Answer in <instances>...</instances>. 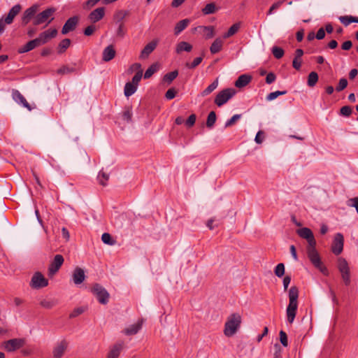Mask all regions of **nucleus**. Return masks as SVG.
Returning <instances> with one entry per match:
<instances>
[{
    "instance_id": "338daca9",
    "label": "nucleus",
    "mask_w": 358,
    "mask_h": 358,
    "mask_svg": "<svg viewBox=\"0 0 358 358\" xmlns=\"http://www.w3.org/2000/svg\"><path fill=\"white\" fill-rule=\"evenodd\" d=\"M264 139V132L262 131H259L255 136V141L257 143L261 144Z\"/></svg>"
},
{
    "instance_id": "680f3d73",
    "label": "nucleus",
    "mask_w": 358,
    "mask_h": 358,
    "mask_svg": "<svg viewBox=\"0 0 358 358\" xmlns=\"http://www.w3.org/2000/svg\"><path fill=\"white\" fill-rule=\"evenodd\" d=\"M275 79H276L275 75L273 73L270 72L267 74V76L266 77V83L267 84H271L275 80Z\"/></svg>"
},
{
    "instance_id": "4be33fe9",
    "label": "nucleus",
    "mask_w": 358,
    "mask_h": 358,
    "mask_svg": "<svg viewBox=\"0 0 358 358\" xmlns=\"http://www.w3.org/2000/svg\"><path fill=\"white\" fill-rule=\"evenodd\" d=\"M72 278L76 285L81 284L85 279L84 270L81 268L76 267L73 272Z\"/></svg>"
},
{
    "instance_id": "a19ab883",
    "label": "nucleus",
    "mask_w": 358,
    "mask_h": 358,
    "mask_svg": "<svg viewBox=\"0 0 358 358\" xmlns=\"http://www.w3.org/2000/svg\"><path fill=\"white\" fill-rule=\"evenodd\" d=\"M101 241L108 245H113L116 241L113 239L112 236L108 233H103L101 236Z\"/></svg>"
},
{
    "instance_id": "ea45409f",
    "label": "nucleus",
    "mask_w": 358,
    "mask_h": 358,
    "mask_svg": "<svg viewBox=\"0 0 358 358\" xmlns=\"http://www.w3.org/2000/svg\"><path fill=\"white\" fill-rule=\"evenodd\" d=\"M216 122V114L214 111H211L209 113L207 120H206V127L208 128H212Z\"/></svg>"
},
{
    "instance_id": "a18cd8bd",
    "label": "nucleus",
    "mask_w": 358,
    "mask_h": 358,
    "mask_svg": "<svg viewBox=\"0 0 358 358\" xmlns=\"http://www.w3.org/2000/svg\"><path fill=\"white\" fill-rule=\"evenodd\" d=\"M286 93H287V91H275V92H271L266 96V100L268 101H273L275 99H276L278 96H279L280 95H284Z\"/></svg>"
},
{
    "instance_id": "e2e57ef3",
    "label": "nucleus",
    "mask_w": 358,
    "mask_h": 358,
    "mask_svg": "<svg viewBox=\"0 0 358 358\" xmlns=\"http://www.w3.org/2000/svg\"><path fill=\"white\" fill-rule=\"evenodd\" d=\"M348 206L355 208L358 214V197H355L348 201Z\"/></svg>"
},
{
    "instance_id": "f03ea898",
    "label": "nucleus",
    "mask_w": 358,
    "mask_h": 358,
    "mask_svg": "<svg viewBox=\"0 0 358 358\" xmlns=\"http://www.w3.org/2000/svg\"><path fill=\"white\" fill-rule=\"evenodd\" d=\"M315 245H313L312 246H307V255L310 261L315 268L319 269L323 274L328 275L327 268L322 265L319 253L317 252L315 248Z\"/></svg>"
},
{
    "instance_id": "79ce46f5",
    "label": "nucleus",
    "mask_w": 358,
    "mask_h": 358,
    "mask_svg": "<svg viewBox=\"0 0 358 358\" xmlns=\"http://www.w3.org/2000/svg\"><path fill=\"white\" fill-rule=\"evenodd\" d=\"M198 28L202 29L205 31V37L207 39L211 38L214 36V28L212 26L208 27H199Z\"/></svg>"
},
{
    "instance_id": "72a5a7b5",
    "label": "nucleus",
    "mask_w": 358,
    "mask_h": 358,
    "mask_svg": "<svg viewBox=\"0 0 358 358\" xmlns=\"http://www.w3.org/2000/svg\"><path fill=\"white\" fill-rule=\"evenodd\" d=\"M129 12L127 10H120L115 12L114 14V20H115L116 23H118L119 24L120 23H122V21L125 18L127 15H128Z\"/></svg>"
},
{
    "instance_id": "c756f323",
    "label": "nucleus",
    "mask_w": 358,
    "mask_h": 358,
    "mask_svg": "<svg viewBox=\"0 0 358 358\" xmlns=\"http://www.w3.org/2000/svg\"><path fill=\"white\" fill-rule=\"evenodd\" d=\"M137 90V86L133 83L128 82L125 84L124 93L127 97H129L134 94Z\"/></svg>"
},
{
    "instance_id": "5fc2aeb1",
    "label": "nucleus",
    "mask_w": 358,
    "mask_h": 358,
    "mask_svg": "<svg viewBox=\"0 0 358 358\" xmlns=\"http://www.w3.org/2000/svg\"><path fill=\"white\" fill-rule=\"evenodd\" d=\"M142 76H143V71H142V70H139L135 74V76L133 77L132 81L131 83H133L134 85L138 86V83L140 82V80L142 78Z\"/></svg>"
},
{
    "instance_id": "9d476101",
    "label": "nucleus",
    "mask_w": 358,
    "mask_h": 358,
    "mask_svg": "<svg viewBox=\"0 0 358 358\" xmlns=\"http://www.w3.org/2000/svg\"><path fill=\"white\" fill-rule=\"evenodd\" d=\"M296 234L302 238H304L308 242V246L316 245L313 231L308 227H303L296 230Z\"/></svg>"
},
{
    "instance_id": "7ed1b4c3",
    "label": "nucleus",
    "mask_w": 358,
    "mask_h": 358,
    "mask_svg": "<svg viewBox=\"0 0 358 358\" xmlns=\"http://www.w3.org/2000/svg\"><path fill=\"white\" fill-rule=\"evenodd\" d=\"M241 317L238 313L231 315L225 323L224 333L227 336H233L239 328Z\"/></svg>"
},
{
    "instance_id": "6e6d98bb",
    "label": "nucleus",
    "mask_w": 358,
    "mask_h": 358,
    "mask_svg": "<svg viewBox=\"0 0 358 358\" xmlns=\"http://www.w3.org/2000/svg\"><path fill=\"white\" fill-rule=\"evenodd\" d=\"M348 85V80L345 78H341L339 80L338 85L336 87V90L338 92L342 91L344 90Z\"/></svg>"
},
{
    "instance_id": "f704fd0d",
    "label": "nucleus",
    "mask_w": 358,
    "mask_h": 358,
    "mask_svg": "<svg viewBox=\"0 0 358 358\" xmlns=\"http://www.w3.org/2000/svg\"><path fill=\"white\" fill-rule=\"evenodd\" d=\"M71 40L69 38L63 39L58 45L57 52L59 54H62L66 51V50L70 46Z\"/></svg>"
},
{
    "instance_id": "dca6fc26",
    "label": "nucleus",
    "mask_w": 358,
    "mask_h": 358,
    "mask_svg": "<svg viewBox=\"0 0 358 358\" xmlns=\"http://www.w3.org/2000/svg\"><path fill=\"white\" fill-rule=\"evenodd\" d=\"M78 23V17L73 16V17L69 18L62 27V34L64 35V34H68L70 31H73L76 29Z\"/></svg>"
},
{
    "instance_id": "473e14b6",
    "label": "nucleus",
    "mask_w": 358,
    "mask_h": 358,
    "mask_svg": "<svg viewBox=\"0 0 358 358\" xmlns=\"http://www.w3.org/2000/svg\"><path fill=\"white\" fill-rule=\"evenodd\" d=\"M340 22L345 26H348L352 22L358 23V17L351 15H345L339 17Z\"/></svg>"
},
{
    "instance_id": "864d4df0",
    "label": "nucleus",
    "mask_w": 358,
    "mask_h": 358,
    "mask_svg": "<svg viewBox=\"0 0 358 358\" xmlns=\"http://www.w3.org/2000/svg\"><path fill=\"white\" fill-rule=\"evenodd\" d=\"M279 335H280V341L281 344L284 347H287L288 345L287 334L284 331L281 330L279 333Z\"/></svg>"
},
{
    "instance_id": "1a4fd4ad",
    "label": "nucleus",
    "mask_w": 358,
    "mask_h": 358,
    "mask_svg": "<svg viewBox=\"0 0 358 358\" xmlns=\"http://www.w3.org/2000/svg\"><path fill=\"white\" fill-rule=\"evenodd\" d=\"M48 285V280L40 272L35 273L31 278L30 285L34 289L45 287Z\"/></svg>"
},
{
    "instance_id": "58836bf2",
    "label": "nucleus",
    "mask_w": 358,
    "mask_h": 358,
    "mask_svg": "<svg viewBox=\"0 0 358 358\" xmlns=\"http://www.w3.org/2000/svg\"><path fill=\"white\" fill-rule=\"evenodd\" d=\"M239 24L238 23H236V24H234L229 29V30L227 31V32H226L224 35H223V38H227L229 37H231V36L234 35L239 29Z\"/></svg>"
},
{
    "instance_id": "2f4dec72",
    "label": "nucleus",
    "mask_w": 358,
    "mask_h": 358,
    "mask_svg": "<svg viewBox=\"0 0 358 358\" xmlns=\"http://www.w3.org/2000/svg\"><path fill=\"white\" fill-rule=\"evenodd\" d=\"M318 74L315 72H310L308 76L307 85L310 87H313L318 81Z\"/></svg>"
},
{
    "instance_id": "4d7b16f0",
    "label": "nucleus",
    "mask_w": 358,
    "mask_h": 358,
    "mask_svg": "<svg viewBox=\"0 0 358 358\" xmlns=\"http://www.w3.org/2000/svg\"><path fill=\"white\" fill-rule=\"evenodd\" d=\"M351 113L352 108L349 106H345L341 108V114L343 116L348 117Z\"/></svg>"
},
{
    "instance_id": "6e6552de",
    "label": "nucleus",
    "mask_w": 358,
    "mask_h": 358,
    "mask_svg": "<svg viewBox=\"0 0 358 358\" xmlns=\"http://www.w3.org/2000/svg\"><path fill=\"white\" fill-rule=\"evenodd\" d=\"M39 6L38 4H34L29 8H27L24 12L21 17V22L22 25H27L30 22L31 20H34V17L37 15Z\"/></svg>"
},
{
    "instance_id": "37998d69",
    "label": "nucleus",
    "mask_w": 358,
    "mask_h": 358,
    "mask_svg": "<svg viewBox=\"0 0 358 358\" xmlns=\"http://www.w3.org/2000/svg\"><path fill=\"white\" fill-rule=\"evenodd\" d=\"M216 11V7L215 3H208L203 9L202 12L204 15H209L214 13Z\"/></svg>"
},
{
    "instance_id": "423d86ee",
    "label": "nucleus",
    "mask_w": 358,
    "mask_h": 358,
    "mask_svg": "<svg viewBox=\"0 0 358 358\" xmlns=\"http://www.w3.org/2000/svg\"><path fill=\"white\" fill-rule=\"evenodd\" d=\"M338 268L341 274V278L345 285L350 284V267L345 259L339 257L338 259Z\"/></svg>"
},
{
    "instance_id": "0e129e2a",
    "label": "nucleus",
    "mask_w": 358,
    "mask_h": 358,
    "mask_svg": "<svg viewBox=\"0 0 358 358\" xmlns=\"http://www.w3.org/2000/svg\"><path fill=\"white\" fill-rule=\"evenodd\" d=\"M95 29H96L95 26H94V25H90V26L87 27L85 29V30H84V34H85V36H91V35L94 33V31H95Z\"/></svg>"
},
{
    "instance_id": "2eb2a0df",
    "label": "nucleus",
    "mask_w": 358,
    "mask_h": 358,
    "mask_svg": "<svg viewBox=\"0 0 358 358\" xmlns=\"http://www.w3.org/2000/svg\"><path fill=\"white\" fill-rule=\"evenodd\" d=\"M24 343V340L20 338L10 339L3 343V348L8 352H13L22 347Z\"/></svg>"
},
{
    "instance_id": "a878e982",
    "label": "nucleus",
    "mask_w": 358,
    "mask_h": 358,
    "mask_svg": "<svg viewBox=\"0 0 358 358\" xmlns=\"http://www.w3.org/2000/svg\"><path fill=\"white\" fill-rule=\"evenodd\" d=\"M252 77L247 74L240 76L235 82V86L238 88L246 86L250 81Z\"/></svg>"
},
{
    "instance_id": "de8ad7c7",
    "label": "nucleus",
    "mask_w": 358,
    "mask_h": 358,
    "mask_svg": "<svg viewBox=\"0 0 358 358\" xmlns=\"http://www.w3.org/2000/svg\"><path fill=\"white\" fill-rule=\"evenodd\" d=\"M241 117V114H236L233 115L229 120H228L224 124V127H229L235 124L236 121H238Z\"/></svg>"
},
{
    "instance_id": "f3484780",
    "label": "nucleus",
    "mask_w": 358,
    "mask_h": 358,
    "mask_svg": "<svg viewBox=\"0 0 358 358\" xmlns=\"http://www.w3.org/2000/svg\"><path fill=\"white\" fill-rule=\"evenodd\" d=\"M158 41L157 40H153L149 43H148L143 49L141 50L140 54V59H147L149 55L154 51L157 45Z\"/></svg>"
},
{
    "instance_id": "052dcab7",
    "label": "nucleus",
    "mask_w": 358,
    "mask_h": 358,
    "mask_svg": "<svg viewBox=\"0 0 358 358\" xmlns=\"http://www.w3.org/2000/svg\"><path fill=\"white\" fill-rule=\"evenodd\" d=\"M131 116H132V113H131V110L127 109L123 112V114H122L123 119L124 120H126L127 122H131Z\"/></svg>"
},
{
    "instance_id": "13d9d810",
    "label": "nucleus",
    "mask_w": 358,
    "mask_h": 358,
    "mask_svg": "<svg viewBox=\"0 0 358 358\" xmlns=\"http://www.w3.org/2000/svg\"><path fill=\"white\" fill-rule=\"evenodd\" d=\"M196 119V115L194 114H192L191 115L189 116V117L186 120V122H185L186 125L188 127H192L195 124Z\"/></svg>"
},
{
    "instance_id": "c9c22d12",
    "label": "nucleus",
    "mask_w": 358,
    "mask_h": 358,
    "mask_svg": "<svg viewBox=\"0 0 358 358\" xmlns=\"http://www.w3.org/2000/svg\"><path fill=\"white\" fill-rule=\"evenodd\" d=\"M97 179L100 185L106 186L109 179V174L101 170L98 174Z\"/></svg>"
},
{
    "instance_id": "bb28decb",
    "label": "nucleus",
    "mask_w": 358,
    "mask_h": 358,
    "mask_svg": "<svg viewBox=\"0 0 358 358\" xmlns=\"http://www.w3.org/2000/svg\"><path fill=\"white\" fill-rule=\"evenodd\" d=\"M223 40L220 38H217L210 47V51L212 54H216L219 52L222 48Z\"/></svg>"
},
{
    "instance_id": "aec40b11",
    "label": "nucleus",
    "mask_w": 358,
    "mask_h": 358,
    "mask_svg": "<svg viewBox=\"0 0 358 358\" xmlns=\"http://www.w3.org/2000/svg\"><path fill=\"white\" fill-rule=\"evenodd\" d=\"M104 15L105 8L103 7H100L92 11L88 16V18L92 22L95 23L101 20L103 17Z\"/></svg>"
},
{
    "instance_id": "49530a36",
    "label": "nucleus",
    "mask_w": 358,
    "mask_h": 358,
    "mask_svg": "<svg viewBox=\"0 0 358 358\" xmlns=\"http://www.w3.org/2000/svg\"><path fill=\"white\" fill-rule=\"evenodd\" d=\"M275 275L278 278H281L285 274V265L282 263L278 264L274 271Z\"/></svg>"
},
{
    "instance_id": "4468645a",
    "label": "nucleus",
    "mask_w": 358,
    "mask_h": 358,
    "mask_svg": "<svg viewBox=\"0 0 358 358\" xmlns=\"http://www.w3.org/2000/svg\"><path fill=\"white\" fill-rule=\"evenodd\" d=\"M57 35V30L56 29H48L43 32H41L38 37L36 38L39 45L46 43L49 40L56 37Z\"/></svg>"
},
{
    "instance_id": "c03bdc74",
    "label": "nucleus",
    "mask_w": 358,
    "mask_h": 358,
    "mask_svg": "<svg viewBox=\"0 0 358 358\" xmlns=\"http://www.w3.org/2000/svg\"><path fill=\"white\" fill-rule=\"evenodd\" d=\"M271 52L276 59L282 58L285 53L283 49L278 46H273L271 49Z\"/></svg>"
},
{
    "instance_id": "f8f14e48",
    "label": "nucleus",
    "mask_w": 358,
    "mask_h": 358,
    "mask_svg": "<svg viewBox=\"0 0 358 358\" xmlns=\"http://www.w3.org/2000/svg\"><path fill=\"white\" fill-rule=\"evenodd\" d=\"M344 238L342 234L337 233L331 245V251L336 255H340L343 250Z\"/></svg>"
},
{
    "instance_id": "412c9836",
    "label": "nucleus",
    "mask_w": 358,
    "mask_h": 358,
    "mask_svg": "<svg viewBox=\"0 0 358 358\" xmlns=\"http://www.w3.org/2000/svg\"><path fill=\"white\" fill-rule=\"evenodd\" d=\"M124 347V343L123 342H117L115 345H113L108 353L107 358H118L121 351L122 350Z\"/></svg>"
},
{
    "instance_id": "4c0bfd02",
    "label": "nucleus",
    "mask_w": 358,
    "mask_h": 358,
    "mask_svg": "<svg viewBox=\"0 0 358 358\" xmlns=\"http://www.w3.org/2000/svg\"><path fill=\"white\" fill-rule=\"evenodd\" d=\"M178 71L177 70L173 71L165 74L163 77V81L170 84L178 76Z\"/></svg>"
},
{
    "instance_id": "20e7f679",
    "label": "nucleus",
    "mask_w": 358,
    "mask_h": 358,
    "mask_svg": "<svg viewBox=\"0 0 358 358\" xmlns=\"http://www.w3.org/2000/svg\"><path fill=\"white\" fill-rule=\"evenodd\" d=\"M55 11L56 8L54 7H50L45 9L36 15L33 21V24L38 26L43 23H46L45 26H47L54 20L52 15Z\"/></svg>"
},
{
    "instance_id": "3c124183",
    "label": "nucleus",
    "mask_w": 358,
    "mask_h": 358,
    "mask_svg": "<svg viewBox=\"0 0 358 358\" xmlns=\"http://www.w3.org/2000/svg\"><path fill=\"white\" fill-rule=\"evenodd\" d=\"M85 311V308L84 307H78L75 308L69 315L70 318L76 317L80 315H81Z\"/></svg>"
},
{
    "instance_id": "774afa93",
    "label": "nucleus",
    "mask_w": 358,
    "mask_h": 358,
    "mask_svg": "<svg viewBox=\"0 0 358 358\" xmlns=\"http://www.w3.org/2000/svg\"><path fill=\"white\" fill-rule=\"evenodd\" d=\"M292 66L296 70H299L301 66V59L294 57L292 62Z\"/></svg>"
},
{
    "instance_id": "5701e85b",
    "label": "nucleus",
    "mask_w": 358,
    "mask_h": 358,
    "mask_svg": "<svg viewBox=\"0 0 358 358\" xmlns=\"http://www.w3.org/2000/svg\"><path fill=\"white\" fill-rule=\"evenodd\" d=\"M142 321H138L135 324H131L123 330V333L127 336L136 334L142 327Z\"/></svg>"
},
{
    "instance_id": "e433bc0d",
    "label": "nucleus",
    "mask_w": 358,
    "mask_h": 358,
    "mask_svg": "<svg viewBox=\"0 0 358 358\" xmlns=\"http://www.w3.org/2000/svg\"><path fill=\"white\" fill-rule=\"evenodd\" d=\"M218 86V79L214 80L208 87H206L202 92L201 96H206L214 91Z\"/></svg>"
},
{
    "instance_id": "f257e3e1",
    "label": "nucleus",
    "mask_w": 358,
    "mask_h": 358,
    "mask_svg": "<svg viewBox=\"0 0 358 358\" xmlns=\"http://www.w3.org/2000/svg\"><path fill=\"white\" fill-rule=\"evenodd\" d=\"M289 304L286 308L287 322L292 324L294 321L298 308L299 289L292 286L289 290Z\"/></svg>"
},
{
    "instance_id": "69168bd1",
    "label": "nucleus",
    "mask_w": 358,
    "mask_h": 358,
    "mask_svg": "<svg viewBox=\"0 0 358 358\" xmlns=\"http://www.w3.org/2000/svg\"><path fill=\"white\" fill-rule=\"evenodd\" d=\"M282 1H278L276 3H274L269 8L268 11V15H271L273 12L274 10H276L278 9V8H280V6L282 5Z\"/></svg>"
},
{
    "instance_id": "0eeeda50",
    "label": "nucleus",
    "mask_w": 358,
    "mask_h": 358,
    "mask_svg": "<svg viewBox=\"0 0 358 358\" xmlns=\"http://www.w3.org/2000/svg\"><path fill=\"white\" fill-rule=\"evenodd\" d=\"M235 94L236 90L234 88L223 90L217 94L215 99V103L217 106H221L232 98Z\"/></svg>"
},
{
    "instance_id": "603ef678",
    "label": "nucleus",
    "mask_w": 358,
    "mask_h": 358,
    "mask_svg": "<svg viewBox=\"0 0 358 358\" xmlns=\"http://www.w3.org/2000/svg\"><path fill=\"white\" fill-rule=\"evenodd\" d=\"M74 71H75L74 68L69 67L67 66H64L57 70V73L68 74V73H71L73 72Z\"/></svg>"
},
{
    "instance_id": "09e8293b",
    "label": "nucleus",
    "mask_w": 358,
    "mask_h": 358,
    "mask_svg": "<svg viewBox=\"0 0 358 358\" xmlns=\"http://www.w3.org/2000/svg\"><path fill=\"white\" fill-rule=\"evenodd\" d=\"M202 60V57H196L192 63H186V66L189 69H194L201 63Z\"/></svg>"
},
{
    "instance_id": "cd10ccee",
    "label": "nucleus",
    "mask_w": 358,
    "mask_h": 358,
    "mask_svg": "<svg viewBox=\"0 0 358 358\" xmlns=\"http://www.w3.org/2000/svg\"><path fill=\"white\" fill-rule=\"evenodd\" d=\"M189 22L190 20L189 19H184L179 21L175 26L174 34L178 35L188 26Z\"/></svg>"
},
{
    "instance_id": "a211bd4d",
    "label": "nucleus",
    "mask_w": 358,
    "mask_h": 358,
    "mask_svg": "<svg viewBox=\"0 0 358 358\" xmlns=\"http://www.w3.org/2000/svg\"><path fill=\"white\" fill-rule=\"evenodd\" d=\"M21 9L22 6L20 4H15L9 10L6 17L3 19L5 22L7 24H10L13 22L14 18L20 13Z\"/></svg>"
},
{
    "instance_id": "c85d7f7f",
    "label": "nucleus",
    "mask_w": 358,
    "mask_h": 358,
    "mask_svg": "<svg viewBox=\"0 0 358 358\" xmlns=\"http://www.w3.org/2000/svg\"><path fill=\"white\" fill-rule=\"evenodd\" d=\"M192 50V45L187 42L181 41L178 43L176 45V52L178 54H180L182 51L190 52Z\"/></svg>"
},
{
    "instance_id": "9b49d317",
    "label": "nucleus",
    "mask_w": 358,
    "mask_h": 358,
    "mask_svg": "<svg viewBox=\"0 0 358 358\" xmlns=\"http://www.w3.org/2000/svg\"><path fill=\"white\" fill-rule=\"evenodd\" d=\"M64 257L61 255H56L53 260L50 262L48 268V275L52 277L60 268L64 263Z\"/></svg>"
},
{
    "instance_id": "39448f33",
    "label": "nucleus",
    "mask_w": 358,
    "mask_h": 358,
    "mask_svg": "<svg viewBox=\"0 0 358 358\" xmlns=\"http://www.w3.org/2000/svg\"><path fill=\"white\" fill-rule=\"evenodd\" d=\"M92 292L101 304H106L109 301L110 294L107 290L99 284H94L92 287Z\"/></svg>"
},
{
    "instance_id": "bf43d9fd",
    "label": "nucleus",
    "mask_w": 358,
    "mask_h": 358,
    "mask_svg": "<svg viewBox=\"0 0 358 358\" xmlns=\"http://www.w3.org/2000/svg\"><path fill=\"white\" fill-rule=\"evenodd\" d=\"M176 92L175 89L171 88L166 91V92L165 94V97L167 99L171 100V99H173L176 96Z\"/></svg>"
},
{
    "instance_id": "b1692460",
    "label": "nucleus",
    "mask_w": 358,
    "mask_h": 358,
    "mask_svg": "<svg viewBox=\"0 0 358 358\" xmlns=\"http://www.w3.org/2000/svg\"><path fill=\"white\" fill-rule=\"evenodd\" d=\"M115 53L113 46L110 45L103 50L102 53V59L104 62H109L115 57Z\"/></svg>"
},
{
    "instance_id": "8fccbe9b",
    "label": "nucleus",
    "mask_w": 358,
    "mask_h": 358,
    "mask_svg": "<svg viewBox=\"0 0 358 358\" xmlns=\"http://www.w3.org/2000/svg\"><path fill=\"white\" fill-rule=\"evenodd\" d=\"M40 304L45 308L50 309L56 305V303L54 301L44 299L40 302Z\"/></svg>"
},
{
    "instance_id": "393cba45",
    "label": "nucleus",
    "mask_w": 358,
    "mask_h": 358,
    "mask_svg": "<svg viewBox=\"0 0 358 358\" xmlns=\"http://www.w3.org/2000/svg\"><path fill=\"white\" fill-rule=\"evenodd\" d=\"M38 46H40V45H38L36 38H35L31 41H29L24 45L20 48L18 50V52L21 53V54L25 53V52H29V51L34 50V48H36V47H38Z\"/></svg>"
},
{
    "instance_id": "6ab92c4d",
    "label": "nucleus",
    "mask_w": 358,
    "mask_h": 358,
    "mask_svg": "<svg viewBox=\"0 0 358 358\" xmlns=\"http://www.w3.org/2000/svg\"><path fill=\"white\" fill-rule=\"evenodd\" d=\"M12 97L15 102L19 104H22L24 108H27L29 111L31 110V108L29 103L27 101L23 95L17 90H13Z\"/></svg>"
},
{
    "instance_id": "7c9ffc66",
    "label": "nucleus",
    "mask_w": 358,
    "mask_h": 358,
    "mask_svg": "<svg viewBox=\"0 0 358 358\" xmlns=\"http://www.w3.org/2000/svg\"><path fill=\"white\" fill-rule=\"evenodd\" d=\"M159 69V64L158 63L152 64L145 72L144 78H150L155 73H156Z\"/></svg>"
},
{
    "instance_id": "ddd939ff",
    "label": "nucleus",
    "mask_w": 358,
    "mask_h": 358,
    "mask_svg": "<svg viewBox=\"0 0 358 358\" xmlns=\"http://www.w3.org/2000/svg\"><path fill=\"white\" fill-rule=\"evenodd\" d=\"M69 347V342L63 339L57 342L52 350V355L54 358H61L64 355L65 351Z\"/></svg>"
}]
</instances>
